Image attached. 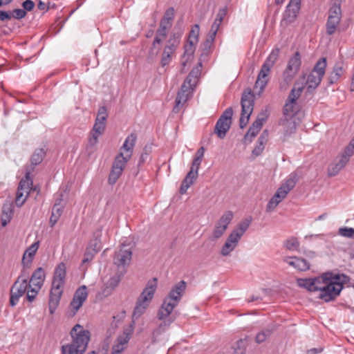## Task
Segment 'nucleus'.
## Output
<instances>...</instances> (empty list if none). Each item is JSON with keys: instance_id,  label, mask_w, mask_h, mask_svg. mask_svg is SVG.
<instances>
[{"instance_id": "nucleus-1", "label": "nucleus", "mask_w": 354, "mask_h": 354, "mask_svg": "<svg viewBox=\"0 0 354 354\" xmlns=\"http://www.w3.org/2000/svg\"><path fill=\"white\" fill-rule=\"evenodd\" d=\"M72 342L62 346V354H84L90 341L91 333L80 324H76L71 330Z\"/></svg>"}, {"instance_id": "nucleus-2", "label": "nucleus", "mask_w": 354, "mask_h": 354, "mask_svg": "<svg viewBox=\"0 0 354 354\" xmlns=\"http://www.w3.org/2000/svg\"><path fill=\"white\" fill-rule=\"evenodd\" d=\"M66 275V266L59 263L55 269L49 297V311L53 314L59 303Z\"/></svg>"}, {"instance_id": "nucleus-3", "label": "nucleus", "mask_w": 354, "mask_h": 354, "mask_svg": "<svg viewBox=\"0 0 354 354\" xmlns=\"http://www.w3.org/2000/svg\"><path fill=\"white\" fill-rule=\"evenodd\" d=\"M339 279V275L329 277L328 273L322 274L319 288V298L326 302L334 300L343 288L342 282H340Z\"/></svg>"}, {"instance_id": "nucleus-4", "label": "nucleus", "mask_w": 354, "mask_h": 354, "mask_svg": "<svg viewBox=\"0 0 354 354\" xmlns=\"http://www.w3.org/2000/svg\"><path fill=\"white\" fill-rule=\"evenodd\" d=\"M251 220L245 218L243 221L237 224L236 227L230 232L227 236L225 243L221 249V254L223 257H227L234 250L238 245L241 237L248 230Z\"/></svg>"}, {"instance_id": "nucleus-5", "label": "nucleus", "mask_w": 354, "mask_h": 354, "mask_svg": "<svg viewBox=\"0 0 354 354\" xmlns=\"http://www.w3.org/2000/svg\"><path fill=\"white\" fill-rule=\"evenodd\" d=\"M137 140V136L135 133L129 135L122 146L120 148V153L115 157L112 167L124 170L127 162L133 155V148Z\"/></svg>"}, {"instance_id": "nucleus-6", "label": "nucleus", "mask_w": 354, "mask_h": 354, "mask_svg": "<svg viewBox=\"0 0 354 354\" xmlns=\"http://www.w3.org/2000/svg\"><path fill=\"white\" fill-rule=\"evenodd\" d=\"M341 5L342 0H330L326 24V32L328 35H333L338 30L342 17Z\"/></svg>"}, {"instance_id": "nucleus-7", "label": "nucleus", "mask_w": 354, "mask_h": 354, "mask_svg": "<svg viewBox=\"0 0 354 354\" xmlns=\"http://www.w3.org/2000/svg\"><path fill=\"white\" fill-rule=\"evenodd\" d=\"M276 56L277 54L274 55L273 53H271L261 66L253 89L254 93L258 95H260L263 93L266 86L268 84V77L270 73L272 67L274 65Z\"/></svg>"}, {"instance_id": "nucleus-8", "label": "nucleus", "mask_w": 354, "mask_h": 354, "mask_svg": "<svg viewBox=\"0 0 354 354\" xmlns=\"http://www.w3.org/2000/svg\"><path fill=\"white\" fill-rule=\"evenodd\" d=\"M301 65V56L299 52H296L288 60L287 66L282 74L281 87L286 88L292 82L293 79L299 71Z\"/></svg>"}, {"instance_id": "nucleus-9", "label": "nucleus", "mask_w": 354, "mask_h": 354, "mask_svg": "<svg viewBox=\"0 0 354 354\" xmlns=\"http://www.w3.org/2000/svg\"><path fill=\"white\" fill-rule=\"evenodd\" d=\"M326 66V59L322 57L317 62L312 71L308 75L306 84L309 92L319 85L325 74Z\"/></svg>"}, {"instance_id": "nucleus-10", "label": "nucleus", "mask_w": 354, "mask_h": 354, "mask_svg": "<svg viewBox=\"0 0 354 354\" xmlns=\"http://www.w3.org/2000/svg\"><path fill=\"white\" fill-rule=\"evenodd\" d=\"M46 274L42 268H38L32 274L29 282V289L26 294V299L29 302H32L41 290L45 281Z\"/></svg>"}, {"instance_id": "nucleus-11", "label": "nucleus", "mask_w": 354, "mask_h": 354, "mask_svg": "<svg viewBox=\"0 0 354 354\" xmlns=\"http://www.w3.org/2000/svg\"><path fill=\"white\" fill-rule=\"evenodd\" d=\"M241 104V115L239 125L241 129H243L247 125L254 109V100L251 89L248 88L244 91L242 94Z\"/></svg>"}, {"instance_id": "nucleus-12", "label": "nucleus", "mask_w": 354, "mask_h": 354, "mask_svg": "<svg viewBox=\"0 0 354 354\" xmlns=\"http://www.w3.org/2000/svg\"><path fill=\"white\" fill-rule=\"evenodd\" d=\"M28 276L27 274L21 273L10 288V304L15 306L19 299L26 292L28 293L29 286L28 283Z\"/></svg>"}, {"instance_id": "nucleus-13", "label": "nucleus", "mask_w": 354, "mask_h": 354, "mask_svg": "<svg viewBox=\"0 0 354 354\" xmlns=\"http://www.w3.org/2000/svg\"><path fill=\"white\" fill-rule=\"evenodd\" d=\"M107 115L106 108L105 106L100 107L93 127L92 135L89 138V144L91 146L97 145L99 136L104 133L106 127Z\"/></svg>"}, {"instance_id": "nucleus-14", "label": "nucleus", "mask_w": 354, "mask_h": 354, "mask_svg": "<svg viewBox=\"0 0 354 354\" xmlns=\"http://www.w3.org/2000/svg\"><path fill=\"white\" fill-rule=\"evenodd\" d=\"M180 41V35L178 33L173 32L170 35L169 38L166 42L162 58L161 64L165 66L169 64L171 60V57L177 49Z\"/></svg>"}, {"instance_id": "nucleus-15", "label": "nucleus", "mask_w": 354, "mask_h": 354, "mask_svg": "<svg viewBox=\"0 0 354 354\" xmlns=\"http://www.w3.org/2000/svg\"><path fill=\"white\" fill-rule=\"evenodd\" d=\"M232 115L233 109L232 107H229L217 120L214 128V133L219 138L223 139L225 137L231 126Z\"/></svg>"}, {"instance_id": "nucleus-16", "label": "nucleus", "mask_w": 354, "mask_h": 354, "mask_svg": "<svg viewBox=\"0 0 354 354\" xmlns=\"http://www.w3.org/2000/svg\"><path fill=\"white\" fill-rule=\"evenodd\" d=\"M88 297L87 288L85 285L78 288L74 293L72 301L70 303L68 310V317H74L80 308L82 306L83 303Z\"/></svg>"}, {"instance_id": "nucleus-17", "label": "nucleus", "mask_w": 354, "mask_h": 354, "mask_svg": "<svg viewBox=\"0 0 354 354\" xmlns=\"http://www.w3.org/2000/svg\"><path fill=\"white\" fill-rule=\"evenodd\" d=\"M233 218L234 214L232 211H226L222 214L219 219L215 223L212 231L214 239L217 240L224 234Z\"/></svg>"}, {"instance_id": "nucleus-18", "label": "nucleus", "mask_w": 354, "mask_h": 354, "mask_svg": "<svg viewBox=\"0 0 354 354\" xmlns=\"http://www.w3.org/2000/svg\"><path fill=\"white\" fill-rule=\"evenodd\" d=\"M30 171H26V178L21 179L19 182L16 193L15 204L17 207H21L26 202L30 193L32 180L30 178Z\"/></svg>"}, {"instance_id": "nucleus-19", "label": "nucleus", "mask_w": 354, "mask_h": 354, "mask_svg": "<svg viewBox=\"0 0 354 354\" xmlns=\"http://www.w3.org/2000/svg\"><path fill=\"white\" fill-rule=\"evenodd\" d=\"M131 258L132 251L131 248L127 245H122L120 249L115 252L113 262L119 270L124 269L126 271V267L130 264Z\"/></svg>"}, {"instance_id": "nucleus-20", "label": "nucleus", "mask_w": 354, "mask_h": 354, "mask_svg": "<svg viewBox=\"0 0 354 354\" xmlns=\"http://www.w3.org/2000/svg\"><path fill=\"white\" fill-rule=\"evenodd\" d=\"M347 70V64L343 59L339 58L337 60L332 68V71L328 73L327 80L330 85L337 84Z\"/></svg>"}, {"instance_id": "nucleus-21", "label": "nucleus", "mask_w": 354, "mask_h": 354, "mask_svg": "<svg viewBox=\"0 0 354 354\" xmlns=\"http://www.w3.org/2000/svg\"><path fill=\"white\" fill-rule=\"evenodd\" d=\"M193 90V86L189 85L185 82H183L175 100L176 104L173 109L174 112L178 113L180 111V108L186 103L190 97Z\"/></svg>"}, {"instance_id": "nucleus-22", "label": "nucleus", "mask_w": 354, "mask_h": 354, "mask_svg": "<svg viewBox=\"0 0 354 354\" xmlns=\"http://www.w3.org/2000/svg\"><path fill=\"white\" fill-rule=\"evenodd\" d=\"M301 0H290L283 13V19L287 23L294 22L301 9Z\"/></svg>"}, {"instance_id": "nucleus-23", "label": "nucleus", "mask_w": 354, "mask_h": 354, "mask_svg": "<svg viewBox=\"0 0 354 354\" xmlns=\"http://www.w3.org/2000/svg\"><path fill=\"white\" fill-rule=\"evenodd\" d=\"M157 285V278H153L152 279L149 280L147 283L145 288L141 292L138 299L141 301L142 303H146L149 305L156 290Z\"/></svg>"}, {"instance_id": "nucleus-24", "label": "nucleus", "mask_w": 354, "mask_h": 354, "mask_svg": "<svg viewBox=\"0 0 354 354\" xmlns=\"http://www.w3.org/2000/svg\"><path fill=\"white\" fill-rule=\"evenodd\" d=\"M171 26V22L162 19L160 27L156 32V36L152 43L151 53L156 49V45H160L167 35V30Z\"/></svg>"}, {"instance_id": "nucleus-25", "label": "nucleus", "mask_w": 354, "mask_h": 354, "mask_svg": "<svg viewBox=\"0 0 354 354\" xmlns=\"http://www.w3.org/2000/svg\"><path fill=\"white\" fill-rule=\"evenodd\" d=\"M321 280L322 276L314 278L298 279L297 283L301 288H304L310 292H316L319 291Z\"/></svg>"}, {"instance_id": "nucleus-26", "label": "nucleus", "mask_w": 354, "mask_h": 354, "mask_svg": "<svg viewBox=\"0 0 354 354\" xmlns=\"http://www.w3.org/2000/svg\"><path fill=\"white\" fill-rule=\"evenodd\" d=\"M185 289L186 283L185 281L182 280L174 286L166 298L178 304Z\"/></svg>"}, {"instance_id": "nucleus-27", "label": "nucleus", "mask_w": 354, "mask_h": 354, "mask_svg": "<svg viewBox=\"0 0 354 354\" xmlns=\"http://www.w3.org/2000/svg\"><path fill=\"white\" fill-rule=\"evenodd\" d=\"M348 157L343 155L338 156L333 163L328 168V174L329 176H335L339 171L344 168L348 162Z\"/></svg>"}, {"instance_id": "nucleus-28", "label": "nucleus", "mask_w": 354, "mask_h": 354, "mask_svg": "<svg viewBox=\"0 0 354 354\" xmlns=\"http://www.w3.org/2000/svg\"><path fill=\"white\" fill-rule=\"evenodd\" d=\"M279 124L283 127V141L285 142L289 137L295 133L297 124L293 119L282 118Z\"/></svg>"}, {"instance_id": "nucleus-29", "label": "nucleus", "mask_w": 354, "mask_h": 354, "mask_svg": "<svg viewBox=\"0 0 354 354\" xmlns=\"http://www.w3.org/2000/svg\"><path fill=\"white\" fill-rule=\"evenodd\" d=\"M284 261L289 266L299 271H306L310 268V263L306 259L297 257H288L284 259Z\"/></svg>"}, {"instance_id": "nucleus-30", "label": "nucleus", "mask_w": 354, "mask_h": 354, "mask_svg": "<svg viewBox=\"0 0 354 354\" xmlns=\"http://www.w3.org/2000/svg\"><path fill=\"white\" fill-rule=\"evenodd\" d=\"M177 305L176 303L172 302L165 298L158 310V318L159 319H165L166 318L170 317V315Z\"/></svg>"}, {"instance_id": "nucleus-31", "label": "nucleus", "mask_w": 354, "mask_h": 354, "mask_svg": "<svg viewBox=\"0 0 354 354\" xmlns=\"http://www.w3.org/2000/svg\"><path fill=\"white\" fill-rule=\"evenodd\" d=\"M286 196L287 195L285 194V192H282L278 188L276 193L268 201L266 205V212H272L277 207V205L286 197Z\"/></svg>"}, {"instance_id": "nucleus-32", "label": "nucleus", "mask_w": 354, "mask_h": 354, "mask_svg": "<svg viewBox=\"0 0 354 354\" xmlns=\"http://www.w3.org/2000/svg\"><path fill=\"white\" fill-rule=\"evenodd\" d=\"M13 215V204L10 201L4 203L2 207L1 216L2 226H6L11 220Z\"/></svg>"}, {"instance_id": "nucleus-33", "label": "nucleus", "mask_w": 354, "mask_h": 354, "mask_svg": "<svg viewBox=\"0 0 354 354\" xmlns=\"http://www.w3.org/2000/svg\"><path fill=\"white\" fill-rule=\"evenodd\" d=\"M298 180L297 174L296 173H291L286 178L284 183H283L279 189L282 192H285V194H288L295 187Z\"/></svg>"}, {"instance_id": "nucleus-34", "label": "nucleus", "mask_w": 354, "mask_h": 354, "mask_svg": "<svg viewBox=\"0 0 354 354\" xmlns=\"http://www.w3.org/2000/svg\"><path fill=\"white\" fill-rule=\"evenodd\" d=\"M129 340V337L128 335L118 337L115 343L112 346L111 354H122Z\"/></svg>"}, {"instance_id": "nucleus-35", "label": "nucleus", "mask_w": 354, "mask_h": 354, "mask_svg": "<svg viewBox=\"0 0 354 354\" xmlns=\"http://www.w3.org/2000/svg\"><path fill=\"white\" fill-rule=\"evenodd\" d=\"M298 111L299 106L297 102L286 100L283 109V118L292 119Z\"/></svg>"}, {"instance_id": "nucleus-36", "label": "nucleus", "mask_w": 354, "mask_h": 354, "mask_svg": "<svg viewBox=\"0 0 354 354\" xmlns=\"http://www.w3.org/2000/svg\"><path fill=\"white\" fill-rule=\"evenodd\" d=\"M197 177L198 175L189 171L182 182L179 190L180 193L181 194H185L187 192L189 187L193 185L194 181L196 180Z\"/></svg>"}, {"instance_id": "nucleus-37", "label": "nucleus", "mask_w": 354, "mask_h": 354, "mask_svg": "<svg viewBox=\"0 0 354 354\" xmlns=\"http://www.w3.org/2000/svg\"><path fill=\"white\" fill-rule=\"evenodd\" d=\"M201 68L202 64L200 62L195 68H194L190 71V73H189L188 76L186 77L184 82L187 83L189 85H192L193 86V87H194L197 82L198 78L201 75Z\"/></svg>"}, {"instance_id": "nucleus-38", "label": "nucleus", "mask_w": 354, "mask_h": 354, "mask_svg": "<svg viewBox=\"0 0 354 354\" xmlns=\"http://www.w3.org/2000/svg\"><path fill=\"white\" fill-rule=\"evenodd\" d=\"M39 248V243L36 242L32 244L24 252L23 256L22 262L24 264H28L32 262L33 257H35L37 250Z\"/></svg>"}, {"instance_id": "nucleus-39", "label": "nucleus", "mask_w": 354, "mask_h": 354, "mask_svg": "<svg viewBox=\"0 0 354 354\" xmlns=\"http://www.w3.org/2000/svg\"><path fill=\"white\" fill-rule=\"evenodd\" d=\"M304 86H299V82L295 84V86L292 88L290 93L288 95V101L297 102V100L299 98L303 91Z\"/></svg>"}, {"instance_id": "nucleus-40", "label": "nucleus", "mask_w": 354, "mask_h": 354, "mask_svg": "<svg viewBox=\"0 0 354 354\" xmlns=\"http://www.w3.org/2000/svg\"><path fill=\"white\" fill-rule=\"evenodd\" d=\"M63 212V207L60 206L59 204L55 203L52 209V214L50 218V227H53L57 222L58 221L59 217L61 216Z\"/></svg>"}, {"instance_id": "nucleus-41", "label": "nucleus", "mask_w": 354, "mask_h": 354, "mask_svg": "<svg viewBox=\"0 0 354 354\" xmlns=\"http://www.w3.org/2000/svg\"><path fill=\"white\" fill-rule=\"evenodd\" d=\"M162 322L158 326L157 328H156L153 332V337H158L162 333H164L167 328L170 326V324L174 321V318L168 317L165 319H161Z\"/></svg>"}, {"instance_id": "nucleus-42", "label": "nucleus", "mask_w": 354, "mask_h": 354, "mask_svg": "<svg viewBox=\"0 0 354 354\" xmlns=\"http://www.w3.org/2000/svg\"><path fill=\"white\" fill-rule=\"evenodd\" d=\"M46 152L43 149H37L31 156L30 162L32 166L39 165L44 160Z\"/></svg>"}, {"instance_id": "nucleus-43", "label": "nucleus", "mask_w": 354, "mask_h": 354, "mask_svg": "<svg viewBox=\"0 0 354 354\" xmlns=\"http://www.w3.org/2000/svg\"><path fill=\"white\" fill-rule=\"evenodd\" d=\"M148 304L142 303L141 301L138 299L136 306L133 313V319H138L145 312L146 308L148 307Z\"/></svg>"}, {"instance_id": "nucleus-44", "label": "nucleus", "mask_w": 354, "mask_h": 354, "mask_svg": "<svg viewBox=\"0 0 354 354\" xmlns=\"http://www.w3.org/2000/svg\"><path fill=\"white\" fill-rule=\"evenodd\" d=\"M100 236H101L100 232H97L95 233L94 234L95 239L91 240V241L89 243V245L87 248H88L93 251H95V252L97 253L102 248Z\"/></svg>"}, {"instance_id": "nucleus-45", "label": "nucleus", "mask_w": 354, "mask_h": 354, "mask_svg": "<svg viewBox=\"0 0 354 354\" xmlns=\"http://www.w3.org/2000/svg\"><path fill=\"white\" fill-rule=\"evenodd\" d=\"M120 274L111 277L106 282L107 286L111 289H114L117 287L121 281L122 277L126 271L123 269L122 270H118Z\"/></svg>"}, {"instance_id": "nucleus-46", "label": "nucleus", "mask_w": 354, "mask_h": 354, "mask_svg": "<svg viewBox=\"0 0 354 354\" xmlns=\"http://www.w3.org/2000/svg\"><path fill=\"white\" fill-rule=\"evenodd\" d=\"M261 127L262 126L259 124L257 122H254L252 126L249 128L246 134L245 135V140H249V141L251 142L252 139L257 135L259 131L261 130Z\"/></svg>"}, {"instance_id": "nucleus-47", "label": "nucleus", "mask_w": 354, "mask_h": 354, "mask_svg": "<svg viewBox=\"0 0 354 354\" xmlns=\"http://www.w3.org/2000/svg\"><path fill=\"white\" fill-rule=\"evenodd\" d=\"M284 247L290 251L298 250L300 243L297 238L291 236L283 242Z\"/></svg>"}, {"instance_id": "nucleus-48", "label": "nucleus", "mask_w": 354, "mask_h": 354, "mask_svg": "<svg viewBox=\"0 0 354 354\" xmlns=\"http://www.w3.org/2000/svg\"><path fill=\"white\" fill-rule=\"evenodd\" d=\"M122 171H123V170L121 169L120 168L118 169V168L112 167L111 172L109 174V180H108L109 183L111 185L115 184L116 183V181L118 180V179L121 176Z\"/></svg>"}, {"instance_id": "nucleus-49", "label": "nucleus", "mask_w": 354, "mask_h": 354, "mask_svg": "<svg viewBox=\"0 0 354 354\" xmlns=\"http://www.w3.org/2000/svg\"><path fill=\"white\" fill-rule=\"evenodd\" d=\"M196 47L189 46L187 44L184 46V53L183 55V65L185 66L186 62H188L190 58L193 56Z\"/></svg>"}, {"instance_id": "nucleus-50", "label": "nucleus", "mask_w": 354, "mask_h": 354, "mask_svg": "<svg viewBox=\"0 0 354 354\" xmlns=\"http://www.w3.org/2000/svg\"><path fill=\"white\" fill-rule=\"evenodd\" d=\"M338 234L342 236L354 239V228L347 227H340Z\"/></svg>"}, {"instance_id": "nucleus-51", "label": "nucleus", "mask_w": 354, "mask_h": 354, "mask_svg": "<svg viewBox=\"0 0 354 354\" xmlns=\"http://www.w3.org/2000/svg\"><path fill=\"white\" fill-rule=\"evenodd\" d=\"M271 330L268 329L261 330L257 334L256 342L259 344L263 342L271 335Z\"/></svg>"}, {"instance_id": "nucleus-52", "label": "nucleus", "mask_w": 354, "mask_h": 354, "mask_svg": "<svg viewBox=\"0 0 354 354\" xmlns=\"http://www.w3.org/2000/svg\"><path fill=\"white\" fill-rule=\"evenodd\" d=\"M354 154V138L351 140L348 145L345 148L344 153L342 154L344 156L348 157L349 160L350 157H351Z\"/></svg>"}, {"instance_id": "nucleus-53", "label": "nucleus", "mask_w": 354, "mask_h": 354, "mask_svg": "<svg viewBox=\"0 0 354 354\" xmlns=\"http://www.w3.org/2000/svg\"><path fill=\"white\" fill-rule=\"evenodd\" d=\"M97 254V252H95V251H93L88 248H86V250L84 253V259L82 260V264H84L86 263H88L89 261H91L94 256Z\"/></svg>"}, {"instance_id": "nucleus-54", "label": "nucleus", "mask_w": 354, "mask_h": 354, "mask_svg": "<svg viewBox=\"0 0 354 354\" xmlns=\"http://www.w3.org/2000/svg\"><path fill=\"white\" fill-rule=\"evenodd\" d=\"M199 29V26L195 24L190 30L188 38L198 40Z\"/></svg>"}, {"instance_id": "nucleus-55", "label": "nucleus", "mask_w": 354, "mask_h": 354, "mask_svg": "<svg viewBox=\"0 0 354 354\" xmlns=\"http://www.w3.org/2000/svg\"><path fill=\"white\" fill-rule=\"evenodd\" d=\"M12 14V18H15L17 19H21L24 17H25L26 15V12L23 10V9H21V8H17V9H15L12 12H11Z\"/></svg>"}, {"instance_id": "nucleus-56", "label": "nucleus", "mask_w": 354, "mask_h": 354, "mask_svg": "<svg viewBox=\"0 0 354 354\" xmlns=\"http://www.w3.org/2000/svg\"><path fill=\"white\" fill-rule=\"evenodd\" d=\"M201 161H202V160L194 158L192 161V167L190 168V171H192L194 174H196V175H198V169H199L200 165L201 163Z\"/></svg>"}, {"instance_id": "nucleus-57", "label": "nucleus", "mask_w": 354, "mask_h": 354, "mask_svg": "<svg viewBox=\"0 0 354 354\" xmlns=\"http://www.w3.org/2000/svg\"><path fill=\"white\" fill-rule=\"evenodd\" d=\"M265 145V144L257 142L255 147L252 150V154L255 156H259L264 150Z\"/></svg>"}, {"instance_id": "nucleus-58", "label": "nucleus", "mask_w": 354, "mask_h": 354, "mask_svg": "<svg viewBox=\"0 0 354 354\" xmlns=\"http://www.w3.org/2000/svg\"><path fill=\"white\" fill-rule=\"evenodd\" d=\"M227 12V7H223L218 11L215 19L218 22H223L224 17L226 16Z\"/></svg>"}, {"instance_id": "nucleus-59", "label": "nucleus", "mask_w": 354, "mask_h": 354, "mask_svg": "<svg viewBox=\"0 0 354 354\" xmlns=\"http://www.w3.org/2000/svg\"><path fill=\"white\" fill-rule=\"evenodd\" d=\"M268 117V114L267 111H262L259 114L257 120L254 122H257L261 126H263L264 122L267 120Z\"/></svg>"}, {"instance_id": "nucleus-60", "label": "nucleus", "mask_w": 354, "mask_h": 354, "mask_svg": "<svg viewBox=\"0 0 354 354\" xmlns=\"http://www.w3.org/2000/svg\"><path fill=\"white\" fill-rule=\"evenodd\" d=\"M174 12L175 10L174 8H168L166 12H165L163 19H165L167 21H172L174 17Z\"/></svg>"}, {"instance_id": "nucleus-61", "label": "nucleus", "mask_w": 354, "mask_h": 354, "mask_svg": "<svg viewBox=\"0 0 354 354\" xmlns=\"http://www.w3.org/2000/svg\"><path fill=\"white\" fill-rule=\"evenodd\" d=\"M22 6L24 8L23 10H24L26 12L31 11L35 6V3L32 0H26L22 3Z\"/></svg>"}, {"instance_id": "nucleus-62", "label": "nucleus", "mask_w": 354, "mask_h": 354, "mask_svg": "<svg viewBox=\"0 0 354 354\" xmlns=\"http://www.w3.org/2000/svg\"><path fill=\"white\" fill-rule=\"evenodd\" d=\"M268 135L269 134L268 130H264L259 137L257 142L266 145L268 142Z\"/></svg>"}, {"instance_id": "nucleus-63", "label": "nucleus", "mask_w": 354, "mask_h": 354, "mask_svg": "<svg viewBox=\"0 0 354 354\" xmlns=\"http://www.w3.org/2000/svg\"><path fill=\"white\" fill-rule=\"evenodd\" d=\"M12 19V14L11 12H6L4 10L0 11V20L2 21L10 20Z\"/></svg>"}, {"instance_id": "nucleus-64", "label": "nucleus", "mask_w": 354, "mask_h": 354, "mask_svg": "<svg viewBox=\"0 0 354 354\" xmlns=\"http://www.w3.org/2000/svg\"><path fill=\"white\" fill-rule=\"evenodd\" d=\"M217 32V30L214 31L213 29H210L207 39L206 41L207 44H212L214 41Z\"/></svg>"}]
</instances>
